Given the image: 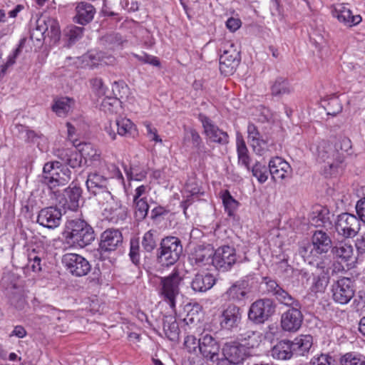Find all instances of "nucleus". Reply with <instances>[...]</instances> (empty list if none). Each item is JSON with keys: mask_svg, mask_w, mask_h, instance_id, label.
<instances>
[{"mask_svg": "<svg viewBox=\"0 0 365 365\" xmlns=\"http://www.w3.org/2000/svg\"><path fill=\"white\" fill-rule=\"evenodd\" d=\"M184 345L190 353L199 352L207 361L215 362L219 360L220 343L207 331H202L198 337L187 335L185 339Z\"/></svg>", "mask_w": 365, "mask_h": 365, "instance_id": "nucleus-1", "label": "nucleus"}, {"mask_svg": "<svg viewBox=\"0 0 365 365\" xmlns=\"http://www.w3.org/2000/svg\"><path fill=\"white\" fill-rule=\"evenodd\" d=\"M311 150L318 162L324 163L322 172L325 177L331 176L338 172L339 165L342 163V155L337 153L333 145L327 141L321 140L313 145Z\"/></svg>", "mask_w": 365, "mask_h": 365, "instance_id": "nucleus-2", "label": "nucleus"}, {"mask_svg": "<svg viewBox=\"0 0 365 365\" xmlns=\"http://www.w3.org/2000/svg\"><path fill=\"white\" fill-rule=\"evenodd\" d=\"M38 178L41 184L52 190L67 185L71 180V172L59 161H51L44 164Z\"/></svg>", "mask_w": 365, "mask_h": 365, "instance_id": "nucleus-3", "label": "nucleus"}, {"mask_svg": "<svg viewBox=\"0 0 365 365\" xmlns=\"http://www.w3.org/2000/svg\"><path fill=\"white\" fill-rule=\"evenodd\" d=\"M66 237L73 244L84 247L94 240L95 235L93 228L86 221L75 219L66 222Z\"/></svg>", "mask_w": 365, "mask_h": 365, "instance_id": "nucleus-4", "label": "nucleus"}, {"mask_svg": "<svg viewBox=\"0 0 365 365\" xmlns=\"http://www.w3.org/2000/svg\"><path fill=\"white\" fill-rule=\"evenodd\" d=\"M181 240L174 236H168L162 239L158 250L157 259L159 263L165 266L174 264L182 254Z\"/></svg>", "mask_w": 365, "mask_h": 365, "instance_id": "nucleus-5", "label": "nucleus"}, {"mask_svg": "<svg viewBox=\"0 0 365 365\" xmlns=\"http://www.w3.org/2000/svg\"><path fill=\"white\" fill-rule=\"evenodd\" d=\"M182 282V278L177 269H174L167 277H160L159 294L172 309L175 307L176 299L180 293V286Z\"/></svg>", "mask_w": 365, "mask_h": 365, "instance_id": "nucleus-6", "label": "nucleus"}, {"mask_svg": "<svg viewBox=\"0 0 365 365\" xmlns=\"http://www.w3.org/2000/svg\"><path fill=\"white\" fill-rule=\"evenodd\" d=\"M103 209V215L110 221L118 223L127 216L126 207L122 205L120 200L115 197L110 191L104 193L96 199Z\"/></svg>", "mask_w": 365, "mask_h": 365, "instance_id": "nucleus-7", "label": "nucleus"}, {"mask_svg": "<svg viewBox=\"0 0 365 365\" xmlns=\"http://www.w3.org/2000/svg\"><path fill=\"white\" fill-rule=\"evenodd\" d=\"M123 243V237L118 229L108 228L101 234L98 251L101 259H106L108 255L118 250Z\"/></svg>", "mask_w": 365, "mask_h": 365, "instance_id": "nucleus-8", "label": "nucleus"}, {"mask_svg": "<svg viewBox=\"0 0 365 365\" xmlns=\"http://www.w3.org/2000/svg\"><path fill=\"white\" fill-rule=\"evenodd\" d=\"M276 304L269 298L254 302L248 311V319L256 324H264L276 311Z\"/></svg>", "mask_w": 365, "mask_h": 365, "instance_id": "nucleus-9", "label": "nucleus"}, {"mask_svg": "<svg viewBox=\"0 0 365 365\" xmlns=\"http://www.w3.org/2000/svg\"><path fill=\"white\" fill-rule=\"evenodd\" d=\"M238 262V257L234 247L222 245L213 251L212 264L220 272L230 270L235 264Z\"/></svg>", "mask_w": 365, "mask_h": 365, "instance_id": "nucleus-10", "label": "nucleus"}, {"mask_svg": "<svg viewBox=\"0 0 365 365\" xmlns=\"http://www.w3.org/2000/svg\"><path fill=\"white\" fill-rule=\"evenodd\" d=\"M222 48V53L220 56V71L225 76H230L235 71L240 63V52L235 45L229 41L225 42Z\"/></svg>", "mask_w": 365, "mask_h": 365, "instance_id": "nucleus-11", "label": "nucleus"}, {"mask_svg": "<svg viewBox=\"0 0 365 365\" xmlns=\"http://www.w3.org/2000/svg\"><path fill=\"white\" fill-rule=\"evenodd\" d=\"M294 301L296 303L286 305L290 308L281 316V327L285 331L295 332L299 329L302 324L303 314L301 312V304L294 297Z\"/></svg>", "mask_w": 365, "mask_h": 365, "instance_id": "nucleus-12", "label": "nucleus"}, {"mask_svg": "<svg viewBox=\"0 0 365 365\" xmlns=\"http://www.w3.org/2000/svg\"><path fill=\"white\" fill-rule=\"evenodd\" d=\"M62 263L66 270L75 277L86 276L91 269L89 262L83 256L75 253H66L63 256Z\"/></svg>", "mask_w": 365, "mask_h": 365, "instance_id": "nucleus-13", "label": "nucleus"}, {"mask_svg": "<svg viewBox=\"0 0 365 365\" xmlns=\"http://www.w3.org/2000/svg\"><path fill=\"white\" fill-rule=\"evenodd\" d=\"M335 228L339 235L346 238L354 237L360 230V221L354 215L344 212L338 215Z\"/></svg>", "mask_w": 365, "mask_h": 365, "instance_id": "nucleus-14", "label": "nucleus"}, {"mask_svg": "<svg viewBox=\"0 0 365 365\" xmlns=\"http://www.w3.org/2000/svg\"><path fill=\"white\" fill-rule=\"evenodd\" d=\"M331 291L336 302L346 304L354 295V281L349 277L340 278L332 284Z\"/></svg>", "mask_w": 365, "mask_h": 365, "instance_id": "nucleus-15", "label": "nucleus"}, {"mask_svg": "<svg viewBox=\"0 0 365 365\" xmlns=\"http://www.w3.org/2000/svg\"><path fill=\"white\" fill-rule=\"evenodd\" d=\"M219 319L220 325L222 329L234 331L241 323L242 310L238 306L229 304L223 308Z\"/></svg>", "mask_w": 365, "mask_h": 365, "instance_id": "nucleus-16", "label": "nucleus"}, {"mask_svg": "<svg viewBox=\"0 0 365 365\" xmlns=\"http://www.w3.org/2000/svg\"><path fill=\"white\" fill-rule=\"evenodd\" d=\"M225 358L232 364H240L252 355L245 345L236 341L227 342L222 348Z\"/></svg>", "mask_w": 365, "mask_h": 365, "instance_id": "nucleus-17", "label": "nucleus"}, {"mask_svg": "<svg viewBox=\"0 0 365 365\" xmlns=\"http://www.w3.org/2000/svg\"><path fill=\"white\" fill-rule=\"evenodd\" d=\"M265 287V292L271 294L282 304L289 305L296 303L294 297L285 289H284L275 279L269 277H264L262 282Z\"/></svg>", "mask_w": 365, "mask_h": 365, "instance_id": "nucleus-18", "label": "nucleus"}, {"mask_svg": "<svg viewBox=\"0 0 365 365\" xmlns=\"http://www.w3.org/2000/svg\"><path fill=\"white\" fill-rule=\"evenodd\" d=\"M198 118L202 124L205 135L211 141L222 145L228 143L227 133L220 130L207 116L200 114Z\"/></svg>", "mask_w": 365, "mask_h": 365, "instance_id": "nucleus-19", "label": "nucleus"}, {"mask_svg": "<svg viewBox=\"0 0 365 365\" xmlns=\"http://www.w3.org/2000/svg\"><path fill=\"white\" fill-rule=\"evenodd\" d=\"M62 217L61 210L57 207L50 206L41 209L37 217V222L48 229L59 226Z\"/></svg>", "mask_w": 365, "mask_h": 365, "instance_id": "nucleus-20", "label": "nucleus"}, {"mask_svg": "<svg viewBox=\"0 0 365 365\" xmlns=\"http://www.w3.org/2000/svg\"><path fill=\"white\" fill-rule=\"evenodd\" d=\"M108 183V178L97 172L89 173L86 182L88 192L95 195L96 199L110 191Z\"/></svg>", "mask_w": 365, "mask_h": 365, "instance_id": "nucleus-21", "label": "nucleus"}, {"mask_svg": "<svg viewBox=\"0 0 365 365\" xmlns=\"http://www.w3.org/2000/svg\"><path fill=\"white\" fill-rule=\"evenodd\" d=\"M81 196V189L79 187H68L61 195L56 197L57 202L64 212L66 210H76L79 207V200Z\"/></svg>", "mask_w": 365, "mask_h": 365, "instance_id": "nucleus-22", "label": "nucleus"}, {"mask_svg": "<svg viewBox=\"0 0 365 365\" xmlns=\"http://www.w3.org/2000/svg\"><path fill=\"white\" fill-rule=\"evenodd\" d=\"M333 17L348 27L358 25L362 20L360 15H354L351 9L345 4H338L331 10Z\"/></svg>", "mask_w": 365, "mask_h": 365, "instance_id": "nucleus-23", "label": "nucleus"}, {"mask_svg": "<svg viewBox=\"0 0 365 365\" xmlns=\"http://www.w3.org/2000/svg\"><path fill=\"white\" fill-rule=\"evenodd\" d=\"M269 170L272 179L277 181L290 178L292 169L287 162L279 157H276L269 160Z\"/></svg>", "mask_w": 365, "mask_h": 365, "instance_id": "nucleus-24", "label": "nucleus"}, {"mask_svg": "<svg viewBox=\"0 0 365 365\" xmlns=\"http://www.w3.org/2000/svg\"><path fill=\"white\" fill-rule=\"evenodd\" d=\"M312 243L315 254H326L332 248V241L324 231L316 230L312 237Z\"/></svg>", "mask_w": 365, "mask_h": 365, "instance_id": "nucleus-25", "label": "nucleus"}, {"mask_svg": "<svg viewBox=\"0 0 365 365\" xmlns=\"http://www.w3.org/2000/svg\"><path fill=\"white\" fill-rule=\"evenodd\" d=\"M54 155L71 168H80L82 165V155L80 152L71 149L59 148L56 150Z\"/></svg>", "mask_w": 365, "mask_h": 365, "instance_id": "nucleus-26", "label": "nucleus"}, {"mask_svg": "<svg viewBox=\"0 0 365 365\" xmlns=\"http://www.w3.org/2000/svg\"><path fill=\"white\" fill-rule=\"evenodd\" d=\"M76 14L74 16L76 23L86 25L90 23L96 14L95 7L89 2L81 1L76 7Z\"/></svg>", "mask_w": 365, "mask_h": 365, "instance_id": "nucleus-27", "label": "nucleus"}, {"mask_svg": "<svg viewBox=\"0 0 365 365\" xmlns=\"http://www.w3.org/2000/svg\"><path fill=\"white\" fill-rule=\"evenodd\" d=\"M213 250L209 247H198L194 250L189 257V260L192 265L202 267L212 263Z\"/></svg>", "mask_w": 365, "mask_h": 365, "instance_id": "nucleus-28", "label": "nucleus"}, {"mask_svg": "<svg viewBox=\"0 0 365 365\" xmlns=\"http://www.w3.org/2000/svg\"><path fill=\"white\" fill-rule=\"evenodd\" d=\"M248 282L245 279L235 282L226 291L225 295L229 300L240 302L247 297Z\"/></svg>", "mask_w": 365, "mask_h": 365, "instance_id": "nucleus-29", "label": "nucleus"}, {"mask_svg": "<svg viewBox=\"0 0 365 365\" xmlns=\"http://www.w3.org/2000/svg\"><path fill=\"white\" fill-rule=\"evenodd\" d=\"M47 256V249L36 244L35 247L29 252L28 256L29 266L31 267L34 272H39L41 270V261Z\"/></svg>", "mask_w": 365, "mask_h": 365, "instance_id": "nucleus-30", "label": "nucleus"}, {"mask_svg": "<svg viewBox=\"0 0 365 365\" xmlns=\"http://www.w3.org/2000/svg\"><path fill=\"white\" fill-rule=\"evenodd\" d=\"M294 355L292 343L289 340L278 341L271 349V356L279 360H288Z\"/></svg>", "mask_w": 365, "mask_h": 365, "instance_id": "nucleus-31", "label": "nucleus"}, {"mask_svg": "<svg viewBox=\"0 0 365 365\" xmlns=\"http://www.w3.org/2000/svg\"><path fill=\"white\" fill-rule=\"evenodd\" d=\"M74 105L73 98L63 96L55 98L51 108L58 116L65 117L72 110Z\"/></svg>", "mask_w": 365, "mask_h": 365, "instance_id": "nucleus-32", "label": "nucleus"}, {"mask_svg": "<svg viewBox=\"0 0 365 365\" xmlns=\"http://www.w3.org/2000/svg\"><path fill=\"white\" fill-rule=\"evenodd\" d=\"M215 279L210 274H197L192 281L191 287L195 292H203L215 284Z\"/></svg>", "mask_w": 365, "mask_h": 365, "instance_id": "nucleus-33", "label": "nucleus"}, {"mask_svg": "<svg viewBox=\"0 0 365 365\" xmlns=\"http://www.w3.org/2000/svg\"><path fill=\"white\" fill-rule=\"evenodd\" d=\"M294 355L304 356L308 353L313 344L311 335H302L291 341Z\"/></svg>", "mask_w": 365, "mask_h": 365, "instance_id": "nucleus-34", "label": "nucleus"}, {"mask_svg": "<svg viewBox=\"0 0 365 365\" xmlns=\"http://www.w3.org/2000/svg\"><path fill=\"white\" fill-rule=\"evenodd\" d=\"M78 150L86 163L90 162L91 164H94L101 161V151L91 143H85L80 144Z\"/></svg>", "mask_w": 365, "mask_h": 365, "instance_id": "nucleus-35", "label": "nucleus"}, {"mask_svg": "<svg viewBox=\"0 0 365 365\" xmlns=\"http://www.w3.org/2000/svg\"><path fill=\"white\" fill-rule=\"evenodd\" d=\"M331 252L335 258L349 262L353 257L354 248L349 243L340 242L332 247Z\"/></svg>", "mask_w": 365, "mask_h": 365, "instance_id": "nucleus-36", "label": "nucleus"}, {"mask_svg": "<svg viewBox=\"0 0 365 365\" xmlns=\"http://www.w3.org/2000/svg\"><path fill=\"white\" fill-rule=\"evenodd\" d=\"M163 331L170 341H177L179 338L180 329L175 317L169 315L163 319Z\"/></svg>", "mask_w": 365, "mask_h": 365, "instance_id": "nucleus-37", "label": "nucleus"}, {"mask_svg": "<svg viewBox=\"0 0 365 365\" xmlns=\"http://www.w3.org/2000/svg\"><path fill=\"white\" fill-rule=\"evenodd\" d=\"M37 20H43L47 26L46 36L48 37L53 43H57L61 36V31L58 22L56 19L48 16H41Z\"/></svg>", "mask_w": 365, "mask_h": 365, "instance_id": "nucleus-38", "label": "nucleus"}, {"mask_svg": "<svg viewBox=\"0 0 365 365\" xmlns=\"http://www.w3.org/2000/svg\"><path fill=\"white\" fill-rule=\"evenodd\" d=\"M238 164L244 166L248 171L250 170L251 158L245 140L242 137H237L236 140Z\"/></svg>", "mask_w": 365, "mask_h": 365, "instance_id": "nucleus-39", "label": "nucleus"}, {"mask_svg": "<svg viewBox=\"0 0 365 365\" xmlns=\"http://www.w3.org/2000/svg\"><path fill=\"white\" fill-rule=\"evenodd\" d=\"M322 107L327 110V115L335 116L342 110V105L338 96L332 95L324 98L322 102Z\"/></svg>", "mask_w": 365, "mask_h": 365, "instance_id": "nucleus-40", "label": "nucleus"}, {"mask_svg": "<svg viewBox=\"0 0 365 365\" xmlns=\"http://www.w3.org/2000/svg\"><path fill=\"white\" fill-rule=\"evenodd\" d=\"M238 339L243 341V345L250 351L251 349L257 347L261 341L260 334L252 330H247L240 333Z\"/></svg>", "mask_w": 365, "mask_h": 365, "instance_id": "nucleus-41", "label": "nucleus"}, {"mask_svg": "<svg viewBox=\"0 0 365 365\" xmlns=\"http://www.w3.org/2000/svg\"><path fill=\"white\" fill-rule=\"evenodd\" d=\"M114 125L117 128L118 134L121 136H131L136 132L135 125L126 118H117Z\"/></svg>", "mask_w": 365, "mask_h": 365, "instance_id": "nucleus-42", "label": "nucleus"}, {"mask_svg": "<svg viewBox=\"0 0 365 365\" xmlns=\"http://www.w3.org/2000/svg\"><path fill=\"white\" fill-rule=\"evenodd\" d=\"M46 26L43 20H37L36 27L31 31L30 38L34 43L36 42L35 46L37 47H41L46 38Z\"/></svg>", "mask_w": 365, "mask_h": 365, "instance_id": "nucleus-43", "label": "nucleus"}, {"mask_svg": "<svg viewBox=\"0 0 365 365\" xmlns=\"http://www.w3.org/2000/svg\"><path fill=\"white\" fill-rule=\"evenodd\" d=\"M158 232L156 230H150L146 232L142 240V247L147 252H151L157 247Z\"/></svg>", "mask_w": 365, "mask_h": 365, "instance_id": "nucleus-44", "label": "nucleus"}, {"mask_svg": "<svg viewBox=\"0 0 365 365\" xmlns=\"http://www.w3.org/2000/svg\"><path fill=\"white\" fill-rule=\"evenodd\" d=\"M329 282V275L328 273H319L314 277L311 290L314 293H324Z\"/></svg>", "mask_w": 365, "mask_h": 365, "instance_id": "nucleus-45", "label": "nucleus"}, {"mask_svg": "<svg viewBox=\"0 0 365 365\" xmlns=\"http://www.w3.org/2000/svg\"><path fill=\"white\" fill-rule=\"evenodd\" d=\"M13 289L14 290L9 294V296L11 305L15 307L16 309H24L27 303L23 291L21 289L16 287L15 286L13 287Z\"/></svg>", "mask_w": 365, "mask_h": 365, "instance_id": "nucleus-46", "label": "nucleus"}, {"mask_svg": "<svg viewBox=\"0 0 365 365\" xmlns=\"http://www.w3.org/2000/svg\"><path fill=\"white\" fill-rule=\"evenodd\" d=\"M271 91L273 96H281L282 95L290 93L292 88L287 79L279 77L275 80L274 84L272 86Z\"/></svg>", "mask_w": 365, "mask_h": 365, "instance_id": "nucleus-47", "label": "nucleus"}, {"mask_svg": "<svg viewBox=\"0 0 365 365\" xmlns=\"http://www.w3.org/2000/svg\"><path fill=\"white\" fill-rule=\"evenodd\" d=\"M341 365H365V357L361 354L349 352L340 358Z\"/></svg>", "mask_w": 365, "mask_h": 365, "instance_id": "nucleus-48", "label": "nucleus"}, {"mask_svg": "<svg viewBox=\"0 0 365 365\" xmlns=\"http://www.w3.org/2000/svg\"><path fill=\"white\" fill-rule=\"evenodd\" d=\"M272 145L273 143H270L267 138H263L262 137L257 138L256 141L250 144L254 152L260 156L266 155Z\"/></svg>", "mask_w": 365, "mask_h": 365, "instance_id": "nucleus-49", "label": "nucleus"}, {"mask_svg": "<svg viewBox=\"0 0 365 365\" xmlns=\"http://www.w3.org/2000/svg\"><path fill=\"white\" fill-rule=\"evenodd\" d=\"M135 205V215L138 220H144L148 215L149 205L147 199L133 200Z\"/></svg>", "mask_w": 365, "mask_h": 365, "instance_id": "nucleus-50", "label": "nucleus"}, {"mask_svg": "<svg viewBox=\"0 0 365 365\" xmlns=\"http://www.w3.org/2000/svg\"><path fill=\"white\" fill-rule=\"evenodd\" d=\"M250 171H252V175L255 177L260 183H264L268 179L269 171L268 172V168L259 162H256L253 167L252 168H250Z\"/></svg>", "mask_w": 365, "mask_h": 365, "instance_id": "nucleus-51", "label": "nucleus"}, {"mask_svg": "<svg viewBox=\"0 0 365 365\" xmlns=\"http://www.w3.org/2000/svg\"><path fill=\"white\" fill-rule=\"evenodd\" d=\"M222 200L227 215L229 216H232L238 207V202L233 198L228 190H225L223 192Z\"/></svg>", "mask_w": 365, "mask_h": 365, "instance_id": "nucleus-52", "label": "nucleus"}, {"mask_svg": "<svg viewBox=\"0 0 365 365\" xmlns=\"http://www.w3.org/2000/svg\"><path fill=\"white\" fill-rule=\"evenodd\" d=\"M313 223L317 227H327L331 225L329 212L327 209H322L317 215L312 218Z\"/></svg>", "mask_w": 365, "mask_h": 365, "instance_id": "nucleus-53", "label": "nucleus"}, {"mask_svg": "<svg viewBox=\"0 0 365 365\" xmlns=\"http://www.w3.org/2000/svg\"><path fill=\"white\" fill-rule=\"evenodd\" d=\"M183 140L185 145L187 142L190 141L195 148L202 144V139L199 133L194 129L185 130Z\"/></svg>", "mask_w": 365, "mask_h": 365, "instance_id": "nucleus-54", "label": "nucleus"}, {"mask_svg": "<svg viewBox=\"0 0 365 365\" xmlns=\"http://www.w3.org/2000/svg\"><path fill=\"white\" fill-rule=\"evenodd\" d=\"M118 88L119 84L118 82H114L112 86V93L113 94V97L111 98L106 94V97L103 98L101 103V107L103 109H106L108 106H112L114 103H116L120 98H123L122 95H119L115 93V88Z\"/></svg>", "mask_w": 365, "mask_h": 365, "instance_id": "nucleus-55", "label": "nucleus"}, {"mask_svg": "<svg viewBox=\"0 0 365 365\" xmlns=\"http://www.w3.org/2000/svg\"><path fill=\"white\" fill-rule=\"evenodd\" d=\"M334 149L337 150V153L341 154L343 162L345 158V153L351 148V142L348 138L344 137L337 140L334 145Z\"/></svg>", "mask_w": 365, "mask_h": 365, "instance_id": "nucleus-56", "label": "nucleus"}, {"mask_svg": "<svg viewBox=\"0 0 365 365\" xmlns=\"http://www.w3.org/2000/svg\"><path fill=\"white\" fill-rule=\"evenodd\" d=\"M103 41L107 43L112 49H115L123 46L125 41L119 34H110L104 36Z\"/></svg>", "mask_w": 365, "mask_h": 365, "instance_id": "nucleus-57", "label": "nucleus"}, {"mask_svg": "<svg viewBox=\"0 0 365 365\" xmlns=\"http://www.w3.org/2000/svg\"><path fill=\"white\" fill-rule=\"evenodd\" d=\"M334 359L330 354H320L313 356L311 365H334Z\"/></svg>", "mask_w": 365, "mask_h": 365, "instance_id": "nucleus-58", "label": "nucleus"}, {"mask_svg": "<svg viewBox=\"0 0 365 365\" xmlns=\"http://www.w3.org/2000/svg\"><path fill=\"white\" fill-rule=\"evenodd\" d=\"M314 250L313 249L312 243L309 242H302L299 245V254L304 258L305 261H309L311 263L310 259L314 255Z\"/></svg>", "mask_w": 365, "mask_h": 365, "instance_id": "nucleus-59", "label": "nucleus"}, {"mask_svg": "<svg viewBox=\"0 0 365 365\" xmlns=\"http://www.w3.org/2000/svg\"><path fill=\"white\" fill-rule=\"evenodd\" d=\"M139 242L138 240H130V252L129 256L131 261L137 264L140 260V254H139Z\"/></svg>", "mask_w": 365, "mask_h": 365, "instance_id": "nucleus-60", "label": "nucleus"}, {"mask_svg": "<svg viewBox=\"0 0 365 365\" xmlns=\"http://www.w3.org/2000/svg\"><path fill=\"white\" fill-rule=\"evenodd\" d=\"M22 128L24 129V131L26 132L25 137L27 140L34 143H37L38 146L40 145L41 142L43 143L46 142V138L42 134L36 133L34 130H28L23 127Z\"/></svg>", "mask_w": 365, "mask_h": 365, "instance_id": "nucleus-61", "label": "nucleus"}, {"mask_svg": "<svg viewBox=\"0 0 365 365\" xmlns=\"http://www.w3.org/2000/svg\"><path fill=\"white\" fill-rule=\"evenodd\" d=\"M92 88L96 94L99 96H106L107 88L104 85L103 80L100 78H95L91 81Z\"/></svg>", "mask_w": 365, "mask_h": 365, "instance_id": "nucleus-62", "label": "nucleus"}, {"mask_svg": "<svg viewBox=\"0 0 365 365\" xmlns=\"http://www.w3.org/2000/svg\"><path fill=\"white\" fill-rule=\"evenodd\" d=\"M124 170L125 172L126 176L128 180H134L137 181L142 180L146 177V172L141 171L140 173L135 172V168H128L127 167L124 168Z\"/></svg>", "mask_w": 365, "mask_h": 365, "instance_id": "nucleus-63", "label": "nucleus"}, {"mask_svg": "<svg viewBox=\"0 0 365 365\" xmlns=\"http://www.w3.org/2000/svg\"><path fill=\"white\" fill-rule=\"evenodd\" d=\"M356 210L359 221L365 224V197L360 199L356 205Z\"/></svg>", "mask_w": 365, "mask_h": 365, "instance_id": "nucleus-64", "label": "nucleus"}]
</instances>
